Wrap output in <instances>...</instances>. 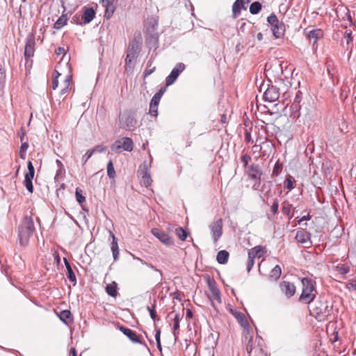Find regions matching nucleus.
<instances>
[{"label":"nucleus","mask_w":356,"mask_h":356,"mask_svg":"<svg viewBox=\"0 0 356 356\" xmlns=\"http://www.w3.org/2000/svg\"><path fill=\"white\" fill-rule=\"evenodd\" d=\"M55 76L52 81V88L56 90L58 88L60 81V96L63 99L69 94L72 87V74L70 65L67 60L59 62L55 67Z\"/></svg>","instance_id":"obj_1"},{"label":"nucleus","mask_w":356,"mask_h":356,"mask_svg":"<svg viewBox=\"0 0 356 356\" xmlns=\"http://www.w3.org/2000/svg\"><path fill=\"white\" fill-rule=\"evenodd\" d=\"M245 338L247 341L246 350L249 356H267L265 343L261 337L256 336L254 338L247 331Z\"/></svg>","instance_id":"obj_2"},{"label":"nucleus","mask_w":356,"mask_h":356,"mask_svg":"<svg viewBox=\"0 0 356 356\" xmlns=\"http://www.w3.org/2000/svg\"><path fill=\"white\" fill-rule=\"evenodd\" d=\"M33 231L34 222L33 219L31 217H24L19 227V243L22 245L25 246L28 244Z\"/></svg>","instance_id":"obj_3"},{"label":"nucleus","mask_w":356,"mask_h":356,"mask_svg":"<svg viewBox=\"0 0 356 356\" xmlns=\"http://www.w3.org/2000/svg\"><path fill=\"white\" fill-rule=\"evenodd\" d=\"M302 293L299 298L300 302L309 304L314 300L316 295L315 282L309 278H302Z\"/></svg>","instance_id":"obj_4"},{"label":"nucleus","mask_w":356,"mask_h":356,"mask_svg":"<svg viewBox=\"0 0 356 356\" xmlns=\"http://www.w3.org/2000/svg\"><path fill=\"white\" fill-rule=\"evenodd\" d=\"M331 309L327 301L318 300L310 310L311 314L314 316L318 321H323L327 319L330 315Z\"/></svg>","instance_id":"obj_5"},{"label":"nucleus","mask_w":356,"mask_h":356,"mask_svg":"<svg viewBox=\"0 0 356 356\" xmlns=\"http://www.w3.org/2000/svg\"><path fill=\"white\" fill-rule=\"evenodd\" d=\"M134 148V143L131 138L124 137L121 139L117 140L111 145V149L115 153H120L122 150L131 152Z\"/></svg>","instance_id":"obj_6"},{"label":"nucleus","mask_w":356,"mask_h":356,"mask_svg":"<svg viewBox=\"0 0 356 356\" xmlns=\"http://www.w3.org/2000/svg\"><path fill=\"white\" fill-rule=\"evenodd\" d=\"M266 252V248L261 245H257L248 251V260L246 264L248 272H250L254 265V259L262 257Z\"/></svg>","instance_id":"obj_7"},{"label":"nucleus","mask_w":356,"mask_h":356,"mask_svg":"<svg viewBox=\"0 0 356 356\" xmlns=\"http://www.w3.org/2000/svg\"><path fill=\"white\" fill-rule=\"evenodd\" d=\"M266 264L264 262V260L259 264V271L260 274L263 275H268L270 279L273 280H277L280 278L282 270L279 265H276L274 266L268 274V271L265 268Z\"/></svg>","instance_id":"obj_8"},{"label":"nucleus","mask_w":356,"mask_h":356,"mask_svg":"<svg viewBox=\"0 0 356 356\" xmlns=\"http://www.w3.org/2000/svg\"><path fill=\"white\" fill-rule=\"evenodd\" d=\"M295 239L297 243L302 244L305 248H309L312 245L310 234L305 229H300L298 230Z\"/></svg>","instance_id":"obj_9"},{"label":"nucleus","mask_w":356,"mask_h":356,"mask_svg":"<svg viewBox=\"0 0 356 356\" xmlns=\"http://www.w3.org/2000/svg\"><path fill=\"white\" fill-rule=\"evenodd\" d=\"M185 70V65L184 63H178L172 69L170 74L165 79V85L169 86L172 85L177 79L179 75Z\"/></svg>","instance_id":"obj_10"},{"label":"nucleus","mask_w":356,"mask_h":356,"mask_svg":"<svg viewBox=\"0 0 356 356\" xmlns=\"http://www.w3.org/2000/svg\"><path fill=\"white\" fill-rule=\"evenodd\" d=\"M208 286L211 295L209 296L210 300L213 302V305H214L213 301H216L217 303L220 304L221 296L220 291L216 286V283L214 280H209L208 281Z\"/></svg>","instance_id":"obj_11"},{"label":"nucleus","mask_w":356,"mask_h":356,"mask_svg":"<svg viewBox=\"0 0 356 356\" xmlns=\"http://www.w3.org/2000/svg\"><path fill=\"white\" fill-rule=\"evenodd\" d=\"M246 173L251 179L255 180L259 184H260L262 171L259 165L254 163L251 164L250 166L247 167Z\"/></svg>","instance_id":"obj_12"},{"label":"nucleus","mask_w":356,"mask_h":356,"mask_svg":"<svg viewBox=\"0 0 356 356\" xmlns=\"http://www.w3.org/2000/svg\"><path fill=\"white\" fill-rule=\"evenodd\" d=\"M120 122L122 128L131 130L135 127L136 120L130 113H126L120 117Z\"/></svg>","instance_id":"obj_13"},{"label":"nucleus","mask_w":356,"mask_h":356,"mask_svg":"<svg viewBox=\"0 0 356 356\" xmlns=\"http://www.w3.org/2000/svg\"><path fill=\"white\" fill-rule=\"evenodd\" d=\"M119 330L127 336L133 343H140L143 342V337L141 335L138 334L135 331L126 327L124 326H120Z\"/></svg>","instance_id":"obj_14"},{"label":"nucleus","mask_w":356,"mask_h":356,"mask_svg":"<svg viewBox=\"0 0 356 356\" xmlns=\"http://www.w3.org/2000/svg\"><path fill=\"white\" fill-rule=\"evenodd\" d=\"M214 242H216L222 234V220L218 219L210 225Z\"/></svg>","instance_id":"obj_15"},{"label":"nucleus","mask_w":356,"mask_h":356,"mask_svg":"<svg viewBox=\"0 0 356 356\" xmlns=\"http://www.w3.org/2000/svg\"><path fill=\"white\" fill-rule=\"evenodd\" d=\"M279 97L280 92L278 88L273 86L268 87L264 94V98L265 101H267L268 102H274L277 101L279 99Z\"/></svg>","instance_id":"obj_16"},{"label":"nucleus","mask_w":356,"mask_h":356,"mask_svg":"<svg viewBox=\"0 0 356 356\" xmlns=\"http://www.w3.org/2000/svg\"><path fill=\"white\" fill-rule=\"evenodd\" d=\"M152 233L163 244L166 245H171L173 244V240L163 231L159 229H152Z\"/></svg>","instance_id":"obj_17"},{"label":"nucleus","mask_w":356,"mask_h":356,"mask_svg":"<svg viewBox=\"0 0 356 356\" xmlns=\"http://www.w3.org/2000/svg\"><path fill=\"white\" fill-rule=\"evenodd\" d=\"M323 37V31L320 29H314L312 30L309 32L307 35V38L310 42L312 43L313 49L316 50L317 49V42L319 39L322 38Z\"/></svg>","instance_id":"obj_18"},{"label":"nucleus","mask_w":356,"mask_h":356,"mask_svg":"<svg viewBox=\"0 0 356 356\" xmlns=\"http://www.w3.org/2000/svg\"><path fill=\"white\" fill-rule=\"evenodd\" d=\"M280 287L282 292L288 298L293 296L296 291L295 285L287 281L282 282L280 284Z\"/></svg>","instance_id":"obj_19"},{"label":"nucleus","mask_w":356,"mask_h":356,"mask_svg":"<svg viewBox=\"0 0 356 356\" xmlns=\"http://www.w3.org/2000/svg\"><path fill=\"white\" fill-rule=\"evenodd\" d=\"M35 39L33 35L26 39L24 55L26 57L31 58L33 56L35 51Z\"/></svg>","instance_id":"obj_20"},{"label":"nucleus","mask_w":356,"mask_h":356,"mask_svg":"<svg viewBox=\"0 0 356 356\" xmlns=\"http://www.w3.org/2000/svg\"><path fill=\"white\" fill-rule=\"evenodd\" d=\"M102 6L105 8V16L109 18L115 10V0H101Z\"/></svg>","instance_id":"obj_21"},{"label":"nucleus","mask_w":356,"mask_h":356,"mask_svg":"<svg viewBox=\"0 0 356 356\" xmlns=\"http://www.w3.org/2000/svg\"><path fill=\"white\" fill-rule=\"evenodd\" d=\"M229 311L236 318V320L242 327L246 328L248 326V323L245 318V315L243 313L237 311L236 309H234L232 307H229Z\"/></svg>","instance_id":"obj_22"},{"label":"nucleus","mask_w":356,"mask_h":356,"mask_svg":"<svg viewBox=\"0 0 356 356\" xmlns=\"http://www.w3.org/2000/svg\"><path fill=\"white\" fill-rule=\"evenodd\" d=\"M141 47V41L140 40H137L136 38H134L129 44L127 48V52L133 53L134 54L138 55Z\"/></svg>","instance_id":"obj_23"},{"label":"nucleus","mask_w":356,"mask_h":356,"mask_svg":"<svg viewBox=\"0 0 356 356\" xmlns=\"http://www.w3.org/2000/svg\"><path fill=\"white\" fill-rule=\"evenodd\" d=\"M95 17V11L92 8H84L82 19L84 24H88L93 20Z\"/></svg>","instance_id":"obj_24"},{"label":"nucleus","mask_w":356,"mask_h":356,"mask_svg":"<svg viewBox=\"0 0 356 356\" xmlns=\"http://www.w3.org/2000/svg\"><path fill=\"white\" fill-rule=\"evenodd\" d=\"M109 234H110L111 237L112 238L111 248V250L113 252V257L114 260L116 261L118 259V256H119V248H118V240L112 232H109Z\"/></svg>","instance_id":"obj_25"},{"label":"nucleus","mask_w":356,"mask_h":356,"mask_svg":"<svg viewBox=\"0 0 356 356\" xmlns=\"http://www.w3.org/2000/svg\"><path fill=\"white\" fill-rule=\"evenodd\" d=\"M272 31L273 35L276 38H280L284 35V24L282 22H278L276 26H272Z\"/></svg>","instance_id":"obj_26"},{"label":"nucleus","mask_w":356,"mask_h":356,"mask_svg":"<svg viewBox=\"0 0 356 356\" xmlns=\"http://www.w3.org/2000/svg\"><path fill=\"white\" fill-rule=\"evenodd\" d=\"M244 6V0H236L232 6V15L236 19L241 14V10Z\"/></svg>","instance_id":"obj_27"},{"label":"nucleus","mask_w":356,"mask_h":356,"mask_svg":"<svg viewBox=\"0 0 356 356\" xmlns=\"http://www.w3.org/2000/svg\"><path fill=\"white\" fill-rule=\"evenodd\" d=\"M105 291L108 296L116 298L118 294V284L115 281L112 282L106 286Z\"/></svg>","instance_id":"obj_28"},{"label":"nucleus","mask_w":356,"mask_h":356,"mask_svg":"<svg viewBox=\"0 0 356 356\" xmlns=\"http://www.w3.org/2000/svg\"><path fill=\"white\" fill-rule=\"evenodd\" d=\"M58 317L66 325H69L73 321L72 314L69 310L61 311L58 314Z\"/></svg>","instance_id":"obj_29"},{"label":"nucleus","mask_w":356,"mask_h":356,"mask_svg":"<svg viewBox=\"0 0 356 356\" xmlns=\"http://www.w3.org/2000/svg\"><path fill=\"white\" fill-rule=\"evenodd\" d=\"M229 254L227 250H220L216 256L217 261L220 264H225L228 261Z\"/></svg>","instance_id":"obj_30"},{"label":"nucleus","mask_w":356,"mask_h":356,"mask_svg":"<svg viewBox=\"0 0 356 356\" xmlns=\"http://www.w3.org/2000/svg\"><path fill=\"white\" fill-rule=\"evenodd\" d=\"M68 20L67 16L66 14H63L54 23V28L55 29H60L63 27Z\"/></svg>","instance_id":"obj_31"},{"label":"nucleus","mask_w":356,"mask_h":356,"mask_svg":"<svg viewBox=\"0 0 356 356\" xmlns=\"http://www.w3.org/2000/svg\"><path fill=\"white\" fill-rule=\"evenodd\" d=\"M140 182L145 187H148L152 185V179L150 174L147 170L143 172Z\"/></svg>","instance_id":"obj_32"},{"label":"nucleus","mask_w":356,"mask_h":356,"mask_svg":"<svg viewBox=\"0 0 356 356\" xmlns=\"http://www.w3.org/2000/svg\"><path fill=\"white\" fill-rule=\"evenodd\" d=\"M64 262H65V267H66L67 271V278L71 282H76V275H75L74 273L73 272V270H72L70 263L65 258L64 259Z\"/></svg>","instance_id":"obj_33"},{"label":"nucleus","mask_w":356,"mask_h":356,"mask_svg":"<svg viewBox=\"0 0 356 356\" xmlns=\"http://www.w3.org/2000/svg\"><path fill=\"white\" fill-rule=\"evenodd\" d=\"M343 38L346 40L347 50L351 53L353 47L352 33L345 32Z\"/></svg>","instance_id":"obj_34"},{"label":"nucleus","mask_w":356,"mask_h":356,"mask_svg":"<svg viewBox=\"0 0 356 356\" xmlns=\"http://www.w3.org/2000/svg\"><path fill=\"white\" fill-rule=\"evenodd\" d=\"M336 270L341 274L346 275L350 271V266L346 264H339L335 266Z\"/></svg>","instance_id":"obj_35"},{"label":"nucleus","mask_w":356,"mask_h":356,"mask_svg":"<svg viewBox=\"0 0 356 356\" xmlns=\"http://www.w3.org/2000/svg\"><path fill=\"white\" fill-rule=\"evenodd\" d=\"M28 172L25 174L24 179H31L33 180L35 175V169L33 165V163L31 161H29L27 163Z\"/></svg>","instance_id":"obj_36"},{"label":"nucleus","mask_w":356,"mask_h":356,"mask_svg":"<svg viewBox=\"0 0 356 356\" xmlns=\"http://www.w3.org/2000/svg\"><path fill=\"white\" fill-rule=\"evenodd\" d=\"M261 10V4L258 1L253 2L250 6V12L252 15L259 13Z\"/></svg>","instance_id":"obj_37"},{"label":"nucleus","mask_w":356,"mask_h":356,"mask_svg":"<svg viewBox=\"0 0 356 356\" xmlns=\"http://www.w3.org/2000/svg\"><path fill=\"white\" fill-rule=\"evenodd\" d=\"M179 320H180L179 314H176L175 316L174 320H173L174 321L173 334H174L175 338H177V335H178L177 330L179 328Z\"/></svg>","instance_id":"obj_38"},{"label":"nucleus","mask_w":356,"mask_h":356,"mask_svg":"<svg viewBox=\"0 0 356 356\" xmlns=\"http://www.w3.org/2000/svg\"><path fill=\"white\" fill-rule=\"evenodd\" d=\"M6 82V74L0 63V94L2 92Z\"/></svg>","instance_id":"obj_39"},{"label":"nucleus","mask_w":356,"mask_h":356,"mask_svg":"<svg viewBox=\"0 0 356 356\" xmlns=\"http://www.w3.org/2000/svg\"><path fill=\"white\" fill-rule=\"evenodd\" d=\"M107 174L108 176L111 179H114L115 177L116 174L112 161H109L107 164Z\"/></svg>","instance_id":"obj_40"},{"label":"nucleus","mask_w":356,"mask_h":356,"mask_svg":"<svg viewBox=\"0 0 356 356\" xmlns=\"http://www.w3.org/2000/svg\"><path fill=\"white\" fill-rule=\"evenodd\" d=\"M75 195L76 199L79 204H81L85 202L86 197L83 195V191L79 188H76Z\"/></svg>","instance_id":"obj_41"},{"label":"nucleus","mask_w":356,"mask_h":356,"mask_svg":"<svg viewBox=\"0 0 356 356\" xmlns=\"http://www.w3.org/2000/svg\"><path fill=\"white\" fill-rule=\"evenodd\" d=\"M137 56L138 55L136 54L127 51V58L125 60L126 65L131 66Z\"/></svg>","instance_id":"obj_42"},{"label":"nucleus","mask_w":356,"mask_h":356,"mask_svg":"<svg viewBox=\"0 0 356 356\" xmlns=\"http://www.w3.org/2000/svg\"><path fill=\"white\" fill-rule=\"evenodd\" d=\"M175 233L179 238L181 241H185L187 237L186 232L181 227H178L175 229Z\"/></svg>","instance_id":"obj_43"},{"label":"nucleus","mask_w":356,"mask_h":356,"mask_svg":"<svg viewBox=\"0 0 356 356\" xmlns=\"http://www.w3.org/2000/svg\"><path fill=\"white\" fill-rule=\"evenodd\" d=\"M292 205L288 202H284L282 207V212L283 214L289 216L291 213Z\"/></svg>","instance_id":"obj_44"},{"label":"nucleus","mask_w":356,"mask_h":356,"mask_svg":"<svg viewBox=\"0 0 356 356\" xmlns=\"http://www.w3.org/2000/svg\"><path fill=\"white\" fill-rule=\"evenodd\" d=\"M29 147V144L27 143H22L19 149V157L22 159H25L26 158V152Z\"/></svg>","instance_id":"obj_45"},{"label":"nucleus","mask_w":356,"mask_h":356,"mask_svg":"<svg viewBox=\"0 0 356 356\" xmlns=\"http://www.w3.org/2000/svg\"><path fill=\"white\" fill-rule=\"evenodd\" d=\"M293 182V178L291 176H289L284 181V187L289 191L292 190L294 188Z\"/></svg>","instance_id":"obj_46"},{"label":"nucleus","mask_w":356,"mask_h":356,"mask_svg":"<svg viewBox=\"0 0 356 356\" xmlns=\"http://www.w3.org/2000/svg\"><path fill=\"white\" fill-rule=\"evenodd\" d=\"M156 70V67L152 65V61H149L147 67L144 72V76L146 77L152 74Z\"/></svg>","instance_id":"obj_47"},{"label":"nucleus","mask_w":356,"mask_h":356,"mask_svg":"<svg viewBox=\"0 0 356 356\" xmlns=\"http://www.w3.org/2000/svg\"><path fill=\"white\" fill-rule=\"evenodd\" d=\"M267 21L271 26H276V24L280 22L275 14H271L270 16H268Z\"/></svg>","instance_id":"obj_48"},{"label":"nucleus","mask_w":356,"mask_h":356,"mask_svg":"<svg viewBox=\"0 0 356 356\" xmlns=\"http://www.w3.org/2000/svg\"><path fill=\"white\" fill-rule=\"evenodd\" d=\"M282 169V164L277 161L273 170V175H278Z\"/></svg>","instance_id":"obj_49"},{"label":"nucleus","mask_w":356,"mask_h":356,"mask_svg":"<svg viewBox=\"0 0 356 356\" xmlns=\"http://www.w3.org/2000/svg\"><path fill=\"white\" fill-rule=\"evenodd\" d=\"M55 53L57 55H62V54H63V57L61 58L60 62H61L62 60H63V61L67 60V62L69 63V58H65V49L63 47H58V48H57L55 50Z\"/></svg>","instance_id":"obj_50"},{"label":"nucleus","mask_w":356,"mask_h":356,"mask_svg":"<svg viewBox=\"0 0 356 356\" xmlns=\"http://www.w3.org/2000/svg\"><path fill=\"white\" fill-rule=\"evenodd\" d=\"M241 160L243 162L244 166L247 168L248 163L251 161V156L247 154H243L241 157Z\"/></svg>","instance_id":"obj_51"},{"label":"nucleus","mask_w":356,"mask_h":356,"mask_svg":"<svg viewBox=\"0 0 356 356\" xmlns=\"http://www.w3.org/2000/svg\"><path fill=\"white\" fill-rule=\"evenodd\" d=\"M24 185L26 188V189L28 190V191L31 193H33V184H32V180L31 179H24Z\"/></svg>","instance_id":"obj_52"},{"label":"nucleus","mask_w":356,"mask_h":356,"mask_svg":"<svg viewBox=\"0 0 356 356\" xmlns=\"http://www.w3.org/2000/svg\"><path fill=\"white\" fill-rule=\"evenodd\" d=\"M147 310L149 311L152 319L155 321L156 319V312L155 311V305H154L152 307H147Z\"/></svg>","instance_id":"obj_53"},{"label":"nucleus","mask_w":356,"mask_h":356,"mask_svg":"<svg viewBox=\"0 0 356 356\" xmlns=\"http://www.w3.org/2000/svg\"><path fill=\"white\" fill-rule=\"evenodd\" d=\"M106 146H104L103 145H99L95 146L92 150L94 154L96 152H98V153L103 152L106 151Z\"/></svg>","instance_id":"obj_54"},{"label":"nucleus","mask_w":356,"mask_h":356,"mask_svg":"<svg viewBox=\"0 0 356 356\" xmlns=\"http://www.w3.org/2000/svg\"><path fill=\"white\" fill-rule=\"evenodd\" d=\"M278 208H279V202L277 200H274L272 206H271V211L273 215H275L278 212Z\"/></svg>","instance_id":"obj_55"},{"label":"nucleus","mask_w":356,"mask_h":356,"mask_svg":"<svg viewBox=\"0 0 356 356\" xmlns=\"http://www.w3.org/2000/svg\"><path fill=\"white\" fill-rule=\"evenodd\" d=\"M149 113L151 115L156 117L158 114V106L150 104Z\"/></svg>","instance_id":"obj_56"},{"label":"nucleus","mask_w":356,"mask_h":356,"mask_svg":"<svg viewBox=\"0 0 356 356\" xmlns=\"http://www.w3.org/2000/svg\"><path fill=\"white\" fill-rule=\"evenodd\" d=\"M165 92V88H161L153 97H156L159 99H161Z\"/></svg>","instance_id":"obj_57"},{"label":"nucleus","mask_w":356,"mask_h":356,"mask_svg":"<svg viewBox=\"0 0 356 356\" xmlns=\"http://www.w3.org/2000/svg\"><path fill=\"white\" fill-rule=\"evenodd\" d=\"M92 154L93 152L92 149L87 151L85 155L83 156V159H85L84 163H86L88 161V159L92 156Z\"/></svg>","instance_id":"obj_58"},{"label":"nucleus","mask_w":356,"mask_h":356,"mask_svg":"<svg viewBox=\"0 0 356 356\" xmlns=\"http://www.w3.org/2000/svg\"><path fill=\"white\" fill-rule=\"evenodd\" d=\"M159 102H160V99H157L156 97H153L151 100L150 104L158 106Z\"/></svg>","instance_id":"obj_59"},{"label":"nucleus","mask_w":356,"mask_h":356,"mask_svg":"<svg viewBox=\"0 0 356 356\" xmlns=\"http://www.w3.org/2000/svg\"><path fill=\"white\" fill-rule=\"evenodd\" d=\"M310 218H311V217H310L309 214H307V216H304L301 217L300 219H298V222L300 223L301 222H302L304 220H310Z\"/></svg>","instance_id":"obj_60"},{"label":"nucleus","mask_w":356,"mask_h":356,"mask_svg":"<svg viewBox=\"0 0 356 356\" xmlns=\"http://www.w3.org/2000/svg\"><path fill=\"white\" fill-rule=\"evenodd\" d=\"M161 337V330L159 329L156 330V334H155V339L156 342L161 341L160 340Z\"/></svg>","instance_id":"obj_61"},{"label":"nucleus","mask_w":356,"mask_h":356,"mask_svg":"<svg viewBox=\"0 0 356 356\" xmlns=\"http://www.w3.org/2000/svg\"><path fill=\"white\" fill-rule=\"evenodd\" d=\"M69 356H76V350L75 348H70Z\"/></svg>","instance_id":"obj_62"},{"label":"nucleus","mask_w":356,"mask_h":356,"mask_svg":"<svg viewBox=\"0 0 356 356\" xmlns=\"http://www.w3.org/2000/svg\"><path fill=\"white\" fill-rule=\"evenodd\" d=\"M186 316L188 318H192L193 317V312H191V310H190V309L187 310V312H186Z\"/></svg>","instance_id":"obj_63"},{"label":"nucleus","mask_w":356,"mask_h":356,"mask_svg":"<svg viewBox=\"0 0 356 356\" xmlns=\"http://www.w3.org/2000/svg\"><path fill=\"white\" fill-rule=\"evenodd\" d=\"M348 286L349 289L353 288V289H356V284L350 282V283L348 284Z\"/></svg>","instance_id":"obj_64"}]
</instances>
